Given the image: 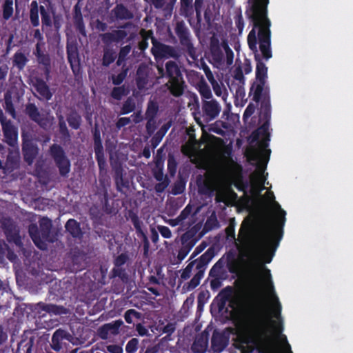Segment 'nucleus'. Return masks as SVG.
<instances>
[{
	"instance_id": "57",
	"label": "nucleus",
	"mask_w": 353,
	"mask_h": 353,
	"mask_svg": "<svg viewBox=\"0 0 353 353\" xmlns=\"http://www.w3.org/2000/svg\"><path fill=\"white\" fill-rule=\"evenodd\" d=\"M132 47L130 44H128L121 47L119 50L117 59V65H120L121 62L123 61L126 57L130 53Z\"/></svg>"
},
{
	"instance_id": "17",
	"label": "nucleus",
	"mask_w": 353,
	"mask_h": 353,
	"mask_svg": "<svg viewBox=\"0 0 353 353\" xmlns=\"http://www.w3.org/2000/svg\"><path fill=\"white\" fill-rule=\"evenodd\" d=\"M221 111V107L215 99L203 100L202 102L203 117L205 122L216 119Z\"/></svg>"
},
{
	"instance_id": "7",
	"label": "nucleus",
	"mask_w": 353,
	"mask_h": 353,
	"mask_svg": "<svg viewBox=\"0 0 353 353\" xmlns=\"http://www.w3.org/2000/svg\"><path fill=\"white\" fill-rule=\"evenodd\" d=\"M52 228V221L48 218H43L39 221V227L36 223H30L28 231L29 236L35 244V245L41 250H45L47 248L46 242H52L50 238V231Z\"/></svg>"
},
{
	"instance_id": "60",
	"label": "nucleus",
	"mask_w": 353,
	"mask_h": 353,
	"mask_svg": "<svg viewBox=\"0 0 353 353\" xmlns=\"http://www.w3.org/2000/svg\"><path fill=\"white\" fill-rule=\"evenodd\" d=\"M139 341L137 338H132L129 341L125 346L126 353H134L138 349Z\"/></svg>"
},
{
	"instance_id": "50",
	"label": "nucleus",
	"mask_w": 353,
	"mask_h": 353,
	"mask_svg": "<svg viewBox=\"0 0 353 353\" xmlns=\"http://www.w3.org/2000/svg\"><path fill=\"white\" fill-rule=\"evenodd\" d=\"M39 11L41 17L42 26L44 27H52V21L51 16L44 6H39Z\"/></svg>"
},
{
	"instance_id": "19",
	"label": "nucleus",
	"mask_w": 353,
	"mask_h": 353,
	"mask_svg": "<svg viewBox=\"0 0 353 353\" xmlns=\"http://www.w3.org/2000/svg\"><path fill=\"white\" fill-rule=\"evenodd\" d=\"M204 0H195L193 4V10L196 12V18L194 19L193 16L188 17V23L190 26L192 28L194 33L196 34H199L202 28V8L203 6Z\"/></svg>"
},
{
	"instance_id": "34",
	"label": "nucleus",
	"mask_w": 353,
	"mask_h": 353,
	"mask_svg": "<svg viewBox=\"0 0 353 353\" xmlns=\"http://www.w3.org/2000/svg\"><path fill=\"white\" fill-rule=\"evenodd\" d=\"M65 231L68 232L73 238L81 239L83 237L81 224L74 219H70L65 224Z\"/></svg>"
},
{
	"instance_id": "15",
	"label": "nucleus",
	"mask_w": 353,
	"mask_h": 353,
	"mask_svg": "<svg viewBox=\"0 0 353 353\" xmlns=\"http://www.w3.org/2000/svg\"><path fill=\"white\" fill-rule=\"evenodd\" d=\"M110 163L113 172V177L116 183V188L118 191H122L123 188H129V181L125 176V172L123 167V163L118 157H114L112 154L110 157Z\"/></svg>"
},
{
	"instance_id": "44",
	"label": "nucleus",
	"mask_w": 353,
	"mask_h": 353,
	"mask_svg": "<svg viewBox=\"0 0 353 353\" xmlns=\"http://www.w3.org/2000/svg\"><path fill=\"white\" fill-rule=\"evenodd\" d=\"M226 265L230 273H236L239 268V263L236 259V254L230 251L226 254Z\"/></svg>"
},
{
	"instance_id": "39",
	"label": "nucleus",
	"mask_w": 353,
	"mask_h": 353,
	"mask_svg": "<svg viewBox=\"0 0 353 353\" xmlns=\"http://www.w3.org/2000/svg\"><path fill=\"white\" fill-rule=\"evenodd\" d=\"M66 121L70 128L78 130L82 124V117L77 110H72L66 114Z\"/></svg>"
},
{
	"instance_id": "21",
	"label": "nucleus",
	"mask_w": 353,
	"mask_h": 353,
	"mask_svg": "<svg viewBox=\"0 0 353 353\" xmlns=\"http://www.w3.org/2000/svg\"><path fill=\"white\" fill-rule=\"evenodd\" d=\"M123 323V321L121 319L115 320L112 323H106L98 328V336L102 339H107L110 334L117 335Z\"/></svg>"
},
{
	"instance_id": "29",
	"label": "nucleus",
	"mask_w": 353,
	"mask_h": 353,
	"mask_svg": "<svg viewBox=\"0 0 353 353\" xmlns=\"http://www.w3.org/2000/svg\"><path fill=\"white\" fill-rule=\"evenodd\" d=\"M21 146L24 161L31 165L39 154V148L34 142Z\"/></svg>"
},
{
	"instance_id": "26",
	"label": "nucleus",
	"mask_w": 353,
	"mask_h": 353,
	"mask_svg": "<svg viewBox=\"0 0 353 353\" xmlns=\"http://www.w3.org/2000/svg\"><path fill=\"white\" fill-rule=\"evenodd\" d=\"M2 130L6 139V142L11 147H14L17 143L18 130L10 121L6 124H3Z\"/></svg>"
},
{
	"instance_id": "3",
	"label": "nucleus",
	"mask_w": 353,
	"mask_h": 353,
	"mask_svg": "<svg viewBox=\"0 0 353 353\" xmlns=\"http://www.w3.org/2000/svg\"><path fill=\"white\" fill-rule=\"evenodd\" d=\"M263 198L267 201L271 208L276 211V214L274 216V221L268 223L264 228L259 240V245L263 250L272 252V256H273L283 236V228L286 220V212L275 201L274 193L272 191L266 192ZM272 258V256L268 259L266 262L270 263Z\"/></svg>"
},
{
	"instance_id": "54",
	"label": "nucleus",
	"mask_w": 353,
	"mask_h": 353,
	"mask_svg": "<svg viewBox=\"0 0 353 353\" xmlns=\"http://www.w3.org/2000/svg\"><path fill=\"white\" fill-rule=\"evenodd\" d=\"M276 331L279 334V337L281 339L282 343L283 344L284 350L286 352V353H293V352L292 351L291 345L288 343L287 336L285 334H281V332H283V325L281 323L276 327Z\"/></svg>"
},
{
	"instance_id": "11",
	"label": "nucleus",
	"mask_w": 353,
	"mask_h": 353,
	"mask_svg": "<svg viewBox=\"0 0 353 353\" xmlns=\"http://www.w3.org/2000/svg\"><path fill=\"white\" fill-rule=\"evenodd\" d=\"M92 133L93 135L95 157L98 163V168H99V177H101V176H105L107 172V164L102 145L100 128L98 124L94 125L92 130Z\"/></svg>"
},
{
	"instance_id": "1",
	"label": "nucleus",
	"mask_w": 353,
	"mask_h": 353,
	"mask_svg": "<svg viewBox=\"0 0 353 353\" xmlns=\"http://www.w3.org/2000/svg\"><path fill=\"white\" fill-rule=\"evenodd\" d=\"M250 6L245 10V15L253 24V28L248 35L249 48L254 53L259 48L263 58L268 60L272 57L271 50V21L268 17L269 0H248Z\"/></svg>"
},
{
	"instance_id": "32",
	"label": "nucleus",
	"mask_w": 353,
	"mask_h": 353,
	"mask_svg": "<svg viewBox=\"0 0 353 353\" xmlns=\"http://www.w3.org/2000/svg\"><path fill=\"white\" fill-rule=\"evenodd\" d=\"M111 14L117 21L130 20L134 18L132 11L122 3L117 4L112 10Z\"/></svg>"
},
{
	"instance_id": "23",
	"label": "nucleus",
	"mask_w": 353,
	"mask_h": 353,
	"mask_svg": "<svg viewBox=\"0 0 353 353\" xmlns=\"http://www.w3.org/2000/svg\"><path fill=\"white\" fill-rule=\"evenodd\" d=\"M61 307L55 305H52V303L39 302L35 305L32 312L38 318H42L44 317V316H46V314L48 313L59 314H61Z\"/></svg>"
},
{
	"instance_id": "33",
	"label": "nucleus",
	"mask_w": 353,
	"mask_h": 353,
	"mask_svg": "<svg viewBox=\"0 0 353 353\" xmlns=\"http://www.w3.org/2000/svg\"><path fill=\"white\" fill-rule=\"evenodd\" d=\"M33 86L39 94V99H46L48 101L52 98V93L43 79L36 78Z\"/></svg>"
},
{
	"instance_id": "47",
	"label": "nucleus",
	"mask_w": 353,
	"mask_h": 353,
	"mask_svg": "<svg viewBox=\"0 0 353 353\" xmlns=\"http://www.w3.org/2000/svg\"><path fill=\"white\" fill-rule=\"evenodd\" d=\"M220 226L219 222L214 212L212 213L209 217L207 218L205 223H204L203 231L208 232L212 230L217 228Z\"/></svg>"
},
{
	"instance_id": "55",
	"label": "nucleus",
	"mask_w": 353,
	"mask_h": 353,
	"mask_svg": "<svg viewBox=\"0 0 353 353\" xmlns=\"http://www.w3.org/2000/svg\"><path fill=\"white\" fill-rule=\"evenodd\" d=\"M13 13L12 1L6 0L3 5V18L5 20L10 19Z\"/></svg>"
},
{
	"instance_id": "10",
	"label": "nucleus",
	"mask_w": 353,
	"mask_h": 353,
	"mask_svg": "<svg viewBox=\"0 0 353 353\" xmlns=\"http://www.w3.org/2000/svg\"><path fill=\"white\" fill-rule=\"evenodd\" d=\"M49 153L58 168L60 175L63 178L68 177L71 164L63 147L58 144H52L49 148Z\"/></svg>"
},
{
	"instance_id": "38",
	"label": "nucleus",
	"mask_w": 353,
	"mask_h": 353,
	"mask_svg": "<svg viewBox=\"0 0 353 353\" xmlns=\"http://www.w3.org/2000/svg\"><path fill=\"white\" fill-rule=\"evenodd\" d=\"M136 85L139 90L145 88L148 82V69L145 65H140L137 70Z\"/></svg>"
},
{
	"instance_id": "27",
	"label": "nucleus",
	"mask_w": 353,
	"mask_h": 353,
	"mask_svg": "<svg viewBox=\"0 0 353 353\" xmlns=\"http://www.w3.org/2000/svg\"><path fill=\"white\" fill-rule=\"evenodd\" d=\"M130 216L131 221L134 225V228H135V232L137 236L141 239L144 243L145 252H148L149 248V241L146 234L145 233L142 228L143 223L142 221H140L139 218L136 214H134V212L130 214Z\"/></svg>"
},
{
	"instance_id": "4",
	"label": "nucleus",
	"mask_w": 353,
	"mask_h": 353,
	"mask_svg": "<svg viewBox=\"0 0 353 353\" xmlns=\"http://www.w3.org/2000/svg\"><path fill=\"white\" fill-rule=\"evenodd\" d=\"M265 156L263 151H259L256 148H250L248 151V158L252 161L256 162V172L251 176V194L254 196H261V192L265 189L264 185L268 173L265 175L264 172L270 159V150H267Z\"/></svg>"
},
{
	"instance_id": "64",
	"label": "nucleus",
	"mask_w": 353,
	"mask_h": 353,
	"mask_svg": "<svg viewBox=\"0 0 353 353\" xmlns=\"http://www.w3.org/2000/svg\"><path fill=\"white\" fill-rule=\"evenodd\" d=\"M234 186L239 191L246 192L249 187V183L247 181H243L241 177L234 183Z\"/></svg>"
},
{
	"instance_id": "2",
	"label": "nucleus",
	"mask_w": 353,
	"mask_h": 353,
	"mask_svg": "<svg viewBox=\"0 0 353 353\" xmlns=\"http://www.w3.org/2000/svg\"><path fill=\"white\" fill-rule=\"evenodd\" d=\"M241 353H252L254 348L259 352L271 350L273 338L267 321L259 315L250 317L240 336Z\"/></svg>"
},
{
	"instance_id": "40",
	"label": "nucleus",
	"mask_w": 353,
	"mask_h": 353,
	"mask_svg": "<svg viewBox=\"0 0 353 353\" xmlns=\"http://www.w3.org/2000/svg\"><path fill=\"white\" fill-rule=\"evenodd\" d=\"M28 61V58L21 51L16 52L12 59V65L19 71L24 70Z\"/></svg>"
},
{
	"instance_id": "36",
	"label": "nucleus",
	"mask_w": 353,
	"mask_h": 353,
	"mask_svg": "<svg viewBox=\"0 0 353 353\" xmlns=\"http://www.w3.org/2000/svg\"><path fill=\"white\" fill-rule=\"evenodd\" d=\"M159 111V105L156 101L150 99L148 103L147 109L145 111V119L147 120L146 129L150 132V123H154V119L156 117Z\"/></svg>"
},
{
	"instance_id": "8",
	"label": "nucleus",
	"mask_w": 353,
	"mask_h": 353,
	"mask_svg": "<svg viewBox=\"0 0 353 353\" xmlns=\"http://www.w3.org/2000/svg\"><path fill=\"white\" fill-rule=\"evenodd\" d=\"M254 58L256 61V81L253 82L250 88L249 94L250 96L252 95L253 101L256 103H259L264 90H269L268 88H265L266 79L268 78V68L265 65V63L261 60L259 53H256Z\"/></svg>"
},
{
	"instance_id": "18",
	"label": "nucleus",
	"mask_w": 353,
	"mask_h": 353,
	"mask_svg": "<svg viewBox=\"0 0 353 353\" xmlns=\"http://www.w3.org/2000/svg\"><path fill=\"white\" fill-rule=\"evenodd\" d=\"M2 228L8 242L14 243L17 245L21 244L19 230L10 219H6L2 222Z\"/></svg>"
},
{
	"instance_id": "13",
	"label": "nucleus",
	"mask_w": 353,
	"mask_h": 353,
	"mask_svg": "<svg viewBox=\"0 0 353 353\" xmlns=\"http://www.w3.org/2000/svg\"><path fill=\"white\" fill-rule=\"evenodd\" d=\"M255 276L258 279L266 283L267 286L270 288V293L272 294L273 299L274 301V316L277 319L280 318L281 312V305L278 297L275 294V290L273 282L272 281V275L270 270L265 268L264 265L261 264L260 265L259 271L255 272Z\"/></svg>"
},
{
	"instance_id": "58",
	"label": "nucleus",
	"mask_w": 353,
	"mask_h": 353,
	"mask_svg": "<svg viewBox=\"0 0 353 353\" xmlns=\"http://www.w3.org/2000/svg\"><path fill=\"white\" fill-rule=\"evenodd\" d=\"M110 94L113 99H114L116 100H120V99H121L123 96L128 94V92L123 85L118 86V87H114L112 89Z\"/></svg>"
},
{
	"instance_id": "45",
	"label": "nucleus",
	"mask_w": 353,
	"mask_h": 353,
	"mask_svg": "<svg viewBox=\"0 0 353 353\" xmlns=\"http://www.w3.org/2000/svg\"><path fill=\"white\" fill-rule=\"evenodd\" d=\"M181 13L188 19V17L194 15L193 0H180Z\"/></svg>"
},
{
	"instance_id": "31",
	"label": "nucleus",
	"mask_w": 353,
	"mask_h": 353,
	"mask_svg": "<svg viewBox=\"0 0 353 353\" xmlns=\"http://www.w3.org/2000/svg\"><path fill=\"white\" fill-rule=\"evenodd\" d=\"M196 183L198 187V191L201 195L208 196L214 195L215 188L210 181L203 179L201 175H198Z\"/></svg>"
},
{
	"instance_id": "16",
	"label": "nucleus",
	"mask_w": 353,
	"mask_h": 353,
	"mask_svg": "<svg viewBox=\"0 0 353 353\" xmlns=\"http://www.w3.org/2000/svg\"><path fill=\"white\" fill-rule=\"evenodd\" d=\"M152 54L154 57L157 59L174 58L178 59L180 57L179 51L172 46L161 43L152 38Z\"/></svg>"
},
{
	"instance_id": "24",
	"label": "nucleus",
	"mask_w": 353,
	"mask_h": 353,
	"mask_svg": "<svg viewBox=\"0 0 353 353\" xmlns=\"http://www.w3.org/2000/svg\"><path fill=\"white\" fill-rule=\"evenodd\" d=\"M66 54L72 70L74 74L79 70V59L77 46L76 43H67Z\"/></svg>"
},
{
	"instance_id": "42",
	"label": "nucleus",
	"mask_w": 353,
	"mask_h": 353,
	"mask_svg": "<svg viewBox=\"0 0 353 353\" xmlns=\"http://www.w3.org/2000/svg\"><path fill=\"white\" fill-rule=\"evenodd\" d=\"M224 264L225 261L223 258L218 260L211 268L209 272V276L212 278L225 277Z\"/></svg>"
},
{
	"instance_id": "9",
	"label": "nucleus",
	"mask_w": 353,
	"mask_h": 353,
	"mask_svg": "<svg viewBox=\"0 0 353 353\" xmlns=\"http://www.w3.org/2000/svg\"><path fill=\"white\" fill-rule=\"evenodd\" d=\"M214 256V251L213 248H209L198 259L194 261L196 263V270L197 272L190 281L188 282V285H186V290L188 291L194 290L196 287L200 284L201 280L205 275L206 266Z\"/></svg>"
},
{
	"instance_id": "30",
	"label": "nucleus",
	"mask_w": 353,
	"mask_h": 353,
	"mask_svg": "<svg viewBox=\"0 0 353 353\" xmlns=\"http://www.w3.org/2000/svg\"><path fill=\"white\" fill-rule=\"evenodd\" d=\"M70 337V335L64 330H57L51 338V348L56 352H59L62 349L63 339H69Z\"/></svg>"
},
{
	"instance_id": "12",
	"label": "nucleus",
	"mask_w": 353,
	"mask_h": 353,
	"mask_svg": "<svg viewBox=\"0 0 353 353\" xmlns=\"http://www.w3.org/2000/svg\"><path fill=\"white\" fill-rule=\"evenodd\" d=\"M174 32L179 39L182 47L188 52V54L192 59L195 58L196 50L192 42L190 32L183 21H177L174 28Z\"/></svg>"
},
{
	"instance_id": "5",
	"label": "nucleus",
	"mask_w": 353,
	"mask_h": 353,
	"mask_svg": "<svg viewBox=\"0 0 353 353\" xmlns=\"http://www.w3.org/2000/svg\"><path fill=\"white\" fill-rule=\"evenodd\" d=\"M158 72L161 77H165L168 81L165 86L168 88L170 94L174 97L182 96L187 87L181 68L172 60L167 61L165 64V70L158 68Z\"/></svg>"
},
{
	"instance_id": "6",
	"label": "nucleus",
	"mask_w": 353,
	"mask_h": 353,
	"mask_svg": "<svg viewBox=\"0 0 353 353\" xmlns=\"http://www.w3.org/2000/svg\"><path fill=\"white\" fill-rule=\"evenodd\" d=\"M132 25L131 22H128L121 26L120 30H115L110 32L99 34V38L103 44L101 59V63L103 67H109L117 59V52L113 49L112 44L113 43H122L128 35V33L125 30H121V28H128Z\"/></svg>"
},
{
	"instance_id": "62",
	"label": "nucleus",
	"mask_w": 353,
	"mask_h": 353,
	"mask_svg": "<svg viewBox=\"0 0 353 353\" xmlns=\"http://www.w3.org/2000/svg\"><path fill=\"white\" fill-rule=\"evenodd\" d=\"M129 260L127 253H121L116 256L114 260V265L116 266H123Z\"/></svg>"
},
{
	"instance_id": "52",
	"label": "nucleus",
	"mask_w": 353,
	"mask_h": 353,
	"mask_svg": "<svg viewBox=\"0 0 353 353\" xmlns=\"http://www.w3.org/2000/svg\"><path fill=\"white\" fill-rule=\"evenodd\" d=\"M192 212V207L190 205H188L181 212L180 214L172 221H175L176 223H173V226L182 224L183 222L188 218Z\"/></svg>"
},
{
	"instance_id": "48",
	"label": "nucleus",
	"mask_w": 353,
	"mask_h": 353,
	"mask_svg": "<svg viewBox=\"0 0 353 353\" xmlns=\"http://www.w3.org/2000/svg\"><path fill=\"white\" fill-rule=\"evenodd\" d=\"M38 63L43 68L44 74L48 75L51 69V59L48 54L44 53L37 59Z\"/></svg>"
},
{
	"instance_id": "25",
	"label": "nucleus",
	"mask_w": 353,
	"mask_h": 353,
	"mask_svg": "<svg viewBox=\"0 0 353 353\" xmlns=\"http://www.w3.org/2000/svg\"><path fill=\"white\" fill-rule=\"evenodd\" d=\"M260 119L261 121L270 122L271 119V104L269 90H264L261 100Z\"/></svg>"
},
{
	"instance_id": "49",
	"label": "nucleus",
	"mask_w": 353,
	"mask_h": 353,
	"mask_svg": "<svg viewBox=\"0 0 353 353\" xmlns=\"http://www.w3.org/2000/svg\"><path fill=\"white\" fill-rule=\"evenodd\" d=\"M6 111L11 114L12 117H15V109L14 108L12 100V94L10 92H7L4 94V105H3Z\"/></svg>"
},
{
	"instance_id": "53",
	"label": "nucleus",
	"mask_w": 353,
	"mask_h": 353,
	"mask_svg": "<svg viewBox=\"0 0 353 353\" xmlns=\"http://www.w3.org/2000/svg\"><path fill=\"white\" fill-rule=\"evenodd\" d=\"M199 92L203 101L212 99V97L210 88L206 82H202L200 83L199 86Z\"/></svg>"
},
{
	"instance_id": "46",
	"label": "nucleus",
	"mask_w": 353,
	"mask_h": 353,
	"mask_svg": "<svg viewBox=\"0 0 353 353\" xmlns=\"http://www.w3.org/2000/svg\"><path fill=\"white\" fill-rule=\"evenodd\" d=\"M136 110V102L132 97H129L124 101L121 108L120 114H127L134 112Z\"/></svg>"
},
{
	"instance_id": "41",
	"label": "nucleus",
	"mask_w": 353,
	"mask_h": 353,
	"mask_svg": "<svg viewBox=\"0 0 353 353\" xmlns=\"http://www.w3.org/2000/svg\"><path fill=\"white\" fill-rule=\"evenodd\" d=\"M186 236L187 234H185L182 236V246L179 248L177 254V259L179 261H183L188 255L190 251L194 245V242L193 241L186 242Z\"/></svg>"
},
{
	"instance_id": "51",
	"label": "nucleus",
	"mask_w": 353,
	"mask_h": 353,
	"mask_svg": "<svg viewBox=\"0 0 353 353\" xmlns=\"http://www.w3.org/2000/svg\"><path fill=\"white\" fill-rule=\"evenodd\" d=\"M112 276L114 278L118 277L123 281H127L128 280V274L126 272L125 268L123 266H114V268L111 271Z\"/></svg>"
},
{
	"instance_id": "28",
	"label": "nucleus",
	"mask_w": 353,
	"mask_h": 353,
	"mask_svg": "<svg viewBox=\"0 0 353 353\" xmlns=\"http://www.w3.org/2000/svg\"><path fill=\"white\" fill-rule=\"evenodd\" d=\"M209 333L206 331L202 332L197 335L191 347L194 353H205L208 345Z\"/></svg>"
},
{
	"instance_id": "20",
	"label": "nucleus",
	"mask_w": 353,
	"mask_h": 353,
	"mask_svg": "<svg viewBox=\"0 0 353 353\" xmlns=\"http://www.w3.org/2000/svg\"><path fill=\"white\" fill-rule=\"evenodd\" d=\"M25 112L30 119L37 123L41 128L46 129L49 126L48 119L41 114L35 104L28 103Z\"/></svg>"
},
{
	"instance_id": "43",
	"label": "nucleus",
	"mask_w": 353,
	"mask_h": 353,
	"mask_svg": "<svg viewBox=\"0 0 353 353\" xmlns=\"http://www.w3.org/2000/svg\"><path fill=\"white\" fill-rule=\"evenodd\" d=\"M39 7L37 1H32L30 3L29 18L30 23L34 27L39 26Z\"/></svg>"
},
{
	"instance_id": "35",
	"label": "nucleus",
	"mask_w": 353,
	"mask_h": 353,
	"mask_svg": "<svg viewBox=\"0 0 353 353\" xmlns=\"http://www.w3.org/2000/svg\"><path fill=\"white\" fill-rule=\"evenodd\" d=\"M210 52L214 61L221 63L224 60V54L218 39L214 37L211 39Z\"/></svg>"
},
{
	"instance_id": "22",
	"label": "nucleus",
	"mask_w": 353,
	"mask_h": 353,
	"mask_svg": "<svg viewBox=\"0 0 353 353\" xmlns=\"http://www.w3.org/2000/svg\"><path fill=\"white\" fill-rule=\"evenodd\" d=\"M229 337L224 332L214 330L211 339V347L214 352H221L228 345Z\"/></svg>"
},
{
	"instance_id": "56",
	"label": "nucleus",
	"mask_w": 353,
	"mask_h": 353,
	"mask_svg": "<svg viewBox=\"0 0 353 353\" xmlns=\"http://www.w3.org/2000/svg\"><path fill=\"white\" fill-rule=\"evenodd\" d=\"M221 46L225 53L226 63L228 65H231L234 60V52L226 41L222 42Z\"/></svg>"
},
{
	"instance_id": "59",
	"label": "nucleus",
	"mask_w": 353,
	"mask_h": 353,
	"mask_svg": "<svg viewBox=\"0 0 353 353\" xmlns=\"http://www.w3.org/2000/svg\"><path fill=\"white\" fill-rule=\"evenodd\" d=\"M34 345V338L30 337L28 339V341H25V339H23L19 344L17 350H19L21 349V347H25L26 353H32V347Z\"/></svg>"
},
{
	"instance_id": "14",
	"label": "nucleus",
	"mask_w": 353,
	"mask_h": 353,
	"mask_svg": "<svg viewBox=\"0 0 353 353\" xmlns=\"http://www.w3.org/2000/svg\"><path fill=\"white\" fill-rule=\"evenodd\" d=\"M270 122L263 121V123L257 128V130L252 132L251 134V143H258L259 151H263L264 155L267 154V148L269 145L270 141V134L268 132Z\"/></svg>"
},
{
	"instance_id": "63",
	"label": "nucleus",
	"mask_w": 353,
	"mask_h": 353,
	"mask_svg": "<svg viewBox=\"0 0 353 353\" xmlns=\"http://www.w3.org/2000/svg\"><path fill=\"white\" fill-rule=\"evenodd\" d=\"M234 78L239 81V83H241V85H244L245 83V77L243 75V72L242 70V68L241 65L236 68L234 71Z\"/></svg>"
},
{
	"instance_id": "61",
	"label": "nucleus",
	"mask_w": 353,
	"mask_h": 353,
	"mask_svg": "<svg viewBox=\"0 0 353 353\" xmlns=\"http://www.w3.org/2000/svg\"><path fill=\"white\" fill-rule=\"evenodd\" d=\"M59 132L63 138H70V134L63 117L59 121Z\"/></svg>"
},
{
	"instance_id": "37",
	"label": "nucleus",
	"mask_w": 353,
	"mask_h": 353,
	"mask_svg": "<svg viewBox=\"0 0 353 353\" xmlns=\"http://www.w3.org/2000/svg\"><path fill=\"white\" fill-rule=\"evenodd\" d=\"M74 24L76 30L83 37L86 36L85 28L82 17V12L79 3L76 4L74 7Z\"/></svg>"
}]
</instances>
